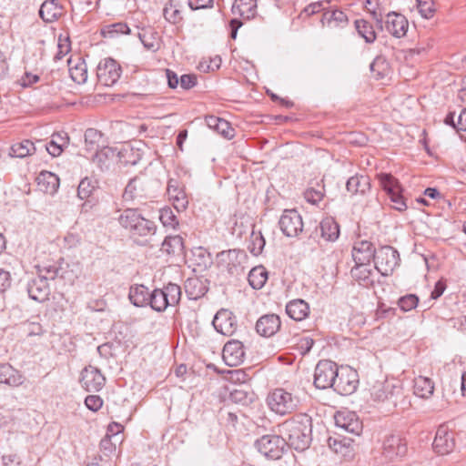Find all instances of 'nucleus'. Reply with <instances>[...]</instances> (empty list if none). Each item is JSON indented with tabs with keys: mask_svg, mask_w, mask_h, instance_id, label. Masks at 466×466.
Returning a JSON list of instances; mask_svg holds the SVG:
<instances>
[{
	"mask_svg": "<svg viewBox=\"0 0 466 466\" xmlns=\"http://www.w3.org/2000/svg\"><path fill=\"white\" fill-rule=\"evenodd\" d=\"M278 432L287 446L298 451L307 450L312 441V420L306 413H299L277 425Z\"/></svg>",
	"mask_w": 466,
	"mask_h": 466,
	"instance_id": "obj_1",
	"label": "nucleus"
},
{
	"mask_svg": "<svg viewBox=\"0 0 466 466\" xmlns=\"http://www.w3.org/2000/svg\"><path fill=\"white\" fill-rule=\"evenodd\" d=\"M120 226L139 244H146L157 232L154 221L144 218L137 208H126L118 217Z\"/></svg>",
	"mask_w": 466,
	"mask_h": 466,
	"instance_id": "obj_2",
	"label": "nucleus"
},
{
	"mask_svg": "<svg viewBox=\"0 0 466 466\" xmlns=\"http://www.w3.org/2000/svg\"><path fill=\"white\" fill-rule=\"evenodd\" d=\"M180 299V286L169 282L162 289H155L152 290L150 307L155 311L163 312L167 307L177 306Z\"/></svg>",
	"mask_w": 466,
	"mask_h": 466,
	"instance_id": "obj_3",
	"label": "nucleus"
},
{
	"mask_svg": "<svg viewBox=\"0 0 466 466\" xmlns=\"http://www.w3.org/2000/svg\"><path fill=\"white\" fill-rule=\"evenodd\" d=\"M267 404L274 413L285 416L298 409L299 400L284 389L278 388L268 393Z\"/></svg>",
	"mask_w": 466,
	"mask_h": 466,
	"instance_id": "obj_4",
	"label": "nucleus"
},
{
	"mask_svg": "<svg viewBox=\"0 0 466 466\" xmlns=\"http://www.w3.org/2000/svg\"><path fill=\"white\" fill-rule=\"evenodd\" d=\"M254 446L264 457L274 461L280 459L288 449L287 442L279 432L261 436Z\"/></svg>",
	"mask_w": 466,
	"mask_h": 466,
	"instance_id": "obj_5",
	"label": "nucleus"
},
{
	"mask_svg": "<svg viewBox=\"0 0 466 466\" xmlns=\"http://www.w3.org/2000/svg\"><path fill=\"white\" fill-rule=\"evenodd\" d=\"M248 259L246 251L242 249L223 250L217 255L218 265L230 275L242 273Z\"/></svg>",
	"mask_w": 466,
	"mask_h": 466,
	"instance_id": "obj_6",
	"label": "nucleus"
},
{
	"mask_svg": "<svg viewBox=\"0 0 466 466\" xmlns=\"http://www.w3.org/2000/svg\"><path fill=\"white\" fill-rule=\"evenodd\" d=\"M377 177L380 187L394 204L393 208L400 212L406 210L408 206L401 194V187L399 180L390 173H380L377 175Z\"/></svg>",
	"mask_w": 466,
	"mask_h": 466,
	"instance_id": "obj_7",
	"label": "nucleus"
},
{
	"mask_svg": "<svg viewBox=\"0 0 466 466\" xmlns=\"http://www.w3.org/2000/svg\"><path fill=\"white\" fill-rule=\"evenodd\" d=\"M338 372L339 368L335 362L329 360H319L314 372L315 387L319 390L333 388Z\"/></svg>",
	"mask_w": 466,
	"mask_h": 466,
	"instance_id": "obj_8",
	"label": "nucleus"
},
{
	"mask_svg": "<svg viewBox=\"0 0 466 466\" xmlns=\"http://www.w3.org/2000/svg\"><path fill=\"white\" fill-rule=\"evenodd\" d=\"M400 254L390 246H383L376 250L374 268L382 275H390L399 265Z\"/></svg>",
	"mask_w": 466,
	"mask_h": 466,
	"instance_id": "obj_9",
	"label": "nucleus"
},
{
	"mask_svg": "<svg viewBox=\"0 0 466 466\" xmlns=\"http://www.w3.org/2000/svg\"><path fill=\"white\" fill-rule=\"evenodd\" d=\"M359 376L355 370L346 367L339 370L333 390L340 395H350L358 388Z\"/></svg>",
	"mask_w": 466,
	"mask_h": 466,
	"instance_id": "obj_10",
	"label": "nucleus"
},
{
	"mask_svg": "<svg viewBox=\"0 0 466 466\" xmlns=\"http://www.w3.org/2000/svg\"><path fill=\"white\" fill-rule=\"evenodd\" d=\"M121 76V66L113 58H106L97 66L96 76L100 84L106 86L115 85Z\"/></svg>",
	"mask_w": 466,
	"mask_h": 466,
	"instance_id": "obj_11",
	"label": "nucleus"
},
{
	"mask_svg": "<svg viewBox=\"0 0 466 466\" xmlns=\"http://www.w3.org/2000/svg\"><path fill=\"white\" fill-rule=\"evenodd\" d=\"M279 225L282 233L289 238L297 237L303 230L302 218L296 209L284 210Z\"/></svg>",
	"mask_w": 466,
	"mask_h": 466,
	"instance_id": "obj_12",
	"label": "nucleus"
},
{
	"mask_svg": "<svg viewBox=\"0 0 466 466\" xmlns=\"http://www.w3.org/2000/svg\"><path fill=\"white\" fill-rule=\"evenodd\" d=\"M81 386L89 392L99 391L106 383V378L99 369L88 365L81 371Z\"/></svg>",
	"mask_w": 466,
	"mask_h": 466,
	"instance_id": "obj_13",
	"label": "nucleus"
},
{
	"mask_svg": "<svg viewBox=\"0 0 466 466\" xmlns=\"http://www.w3.org/2000/svg\"><path fill=\"white\" fill-rule=\"evenodd\" d=\"M407 452V443L400 434H389L382 442V454L386 459L403 457Z\"/></svg>",
	"mask_w": 466,
	"mask_h": 466,
	"instance_id": "obj_14",
	"label": "nucleus"
},
{
	"mask_svg": "<svg viewBox=\"0 0 466 466\" xmlns=\"http://www.w3.org/2000/svg\"><path fill=\"white\" fill-rule=\"evenodd\" d=\"M148 196L149 190L147 182L145 178L139 177L132 178L127 185L123 193V198L126 201L137 200L138 203H142Z\"/></svg>",
	"mask_w": 466,
	"mask_h": 466,
	"instance_id": "obj_15",
	"label": "nucleus"
},
{
	"mask_svg": "<svg viewBox=\"0 0 466 466\" xmlns=\"http://www.w3.org/2000/svg\"><path fill=\"white\" fill-rule=\"evenodd\" d=\"M212 324L215 329L225 336H231L237 329V320L233 313L228 309H220L215 315Z\"/></svg>",
	"mask_w": 466,
	"mask_h": 466,
	"instance_id": "obj_16",
	"label": "nucleus"
},
{
	"mask_svg": "<svg viewBox=\"0 0 466 466\" xmlns=\"http://www.w3.org/2000/svg\"><path fill=\"white\" fill-rule=\"evenodd\" d=\"M335 423L338 428H340L353 435L359 436L362 432V422L354 412H337L335 415Z\"/></svg>",
	"mask_w": 466,
	"mask_h": 466,
	"instance_id": "obj_17",
	"label": "nucleus"
},
{
	"mask_svg": "<svg viewBox=\"0 0 466 466\" xmlns=\"http://www.w3.org/2000/svg\"><path fill=\"white\" fill-rule=\"evenodd\" d=\"M167 192L168 198L173 201L174 208L177 211H184L188 205V199L184 190V186L178 179L169 178Z\"/></svg>",
	"mask_w": 466,
	"mask_h": 466,
	"instance_id": "obj_18",
	"label": "nucleus"
},
{
	"mask_svg": "<svg viewBox=\"0 0 466 466\" xmlns=\"http://www.w3.org/2000/svg\"><path fill=\"white\" fill-rule=\"evenodd\" d=\"M222 358L229 367H235L244 361L245 351L242 342L239 340L228 341L222 351Z\"/></svg>",
	"mask_w": 466,
	"mask_h": 466,
	"instance_id": "obj_19",
	"label": "nucleus"
},
{
	"mask_svg": "<svg viewBox=\"0 0 466 466\" xmlns=\"http://www.w3.org/2000/svg\"><path fill=\"white\" fill-rule=\"evenodd\" d=\"M432 446L434 451L441 455L451 452L455 446L453 433L449 431L447 427L440 426L436 431Z\"/></svg>",
	"mask_w": 466,
	"mask_h": 466,
	"instance_id": "obj_20",
	"label": "nucleus"
},
{
	"mask_svg": "<svg viewBox=\"0 0 466 466\" xmlns=\"http://www.w3.org/2000/svg\"><path fill=\"white\" fill-rule=\"evenodd\" d=\"M385 27L392 36L400 38L406 35L409 22L403 15L390 12L387 15Z\"/></svg>",
	"mask_w": 466,
	"mask_h": 466,
	"instance_id": "obj_21",
	"label": "nucleus"
},
{
	"mask_svg": "<svg viewBox=\"0 0 466 466\" xmlns=\"http://www.w3.org/2000/svg\"><path fill=\"white\" fill-rule=\"evenodd\" d=\"M281 321L276 314H265L256 323V331L262 337H271L280 329Z\"/></svg>",
	"mask_w": 466,
	"mask_h": 466,
	"instance_id": "obj_22",
	"label": "nucleus"
},
{
	"mask_svg": "<svg viewBox=\"0 0 466 466\" xmlns=\"http://www.w3.org/2000/svg\"><path fill=\"white\" fill-rule=\"evenodd\" d=\"M376 256V249L373 244L368 240H358L352 248V258L355 263H370Z\"/></svg>",
	"mask_w": 466,
	"mask_h": 466,
	"instance_id": "obj_23",
	"label": "nucleus"
},
{
	"mask_svg": "<svg viewBox=\"0 0 466 466\" xmlns=\"http://www.w3.org/2000/svg\"><path fill=\"white\" fill-rule=\"evenodd\" d=\"M27 292L31 299L44 302L48 299L50 294L48 282L39 277L33 278L27 283Z\"/></svg>",
	"mask_w": 466,
	"mask_h": 466,
	"instance_id": "obj_24",
	"label": "nucleus"
},
{
	"mask_svg": "<svg viewBox=\"0 0 466 466\" xmlns=\"http://www.w3.org/2000/svg\"><path fill=\"white\" fill-rule=\"evenodd\" d=\"M25 380L24 374L9 363H0V383L9 387H19Z\"/></svg>",
	"mask_w": 466,
	"mask_h": 466,
	"instance_id": "obj_25",
	"label": "nucleus"
},
{
	"mask_svg": "<svg viewBox=\"0 0 466 466\" xmlns=\"http://www.w3.org/2000/svg\"><path fill=\"white\" fill-rule=\"evenodd\" d=\"M208 281L198 277L188 278L184 284L185 292L189 299L197 300L208 290Z\"/></svg>",
	"mask_w": 466,
	"mask_h": 466,
	"instance_id": "obj_26",
	"label": "nucleus"
},
{
	"mask_svg": "<svg viewBox=\"0 0 466 466\" xmlns=\"http://www.w3.org/2000/svg\"><path fill=\"white\" fill-rule=\"evenodd\" d=\"M319 232L324 240L333 242L338 239L339 236V227L333 218L326 217L315 229L316 235H318Z\"/></svg>",
	"mask_w": 466,
	"mask_h": 466,
	"instance_id": "obj_27",
	"label": "nucleus"
},
{
	"mask_svg": "<svg viewBox=\"0 0 466 466\" xmlns=\"http://www.w3.org/2000/svg\"><path fill=\"white\" fill-rule=\"evenodd\" d=\"M286 313L290 319L301 321L309 316V306L304 299H293L286 305Z\"/></svg>",
	"mask_w": 466,
	"mask_h": 466,
	"instance_id": "obj_28",
	"label": "nucleus"
},
{
	"mask_svg": "<svg viewBox=\"0 0 466 466\" xmlns=\"http://www.w3.org/2000/svg\"><path fill=\"white\" fill-rule=\"evenodd\" d=\"M62 15V6L57 0H46L40 6L39 16L46 23H53Z\"/></svg>",
	"mask_w": 466,
	"mask_h": 466,
	"instance_id": "obj_29",
	"label": "nucleus"
},
{
	"mask_svg": "<svg viewBox=\"0 0 466 466\" xmlns=\"http://www.w3.org/2000/svg\"><path fill=\"white\" fill-rule=\"evenodd\" d=\"M346 189L351 195H365L370 189V178L363 175L352 176L347 180Z\"/></svg>",
	"mask_w": 466,
	"mask_h": 466,
	"instance_id": "obj_30",
	"label": "nucleus"
},
{
	"mask_svg": "<svg viewBox=\"0 0 466 466\" xmlns=\"http://www.w3.org/2000/svg\"><path fill=\"white\" fill-rule=\"evenodd\" d=\"M37 185L46 194H55L59 187V177L49 171H42L36 177Z\"/></svg>",
	"mask_w": 466,
	"mask_h": 466,
	"instance_id": "obj_31",
	"label": "nucleus"
},
{
	"mask_svg": "<svg viewBox=\"0 0 466 466\" xmlns=\"http://www.w3.org/2000/svg\"><path fill=\"white\" fill-rule=\"evenodd\" d=\"M321 23L324 26L329 28L343 27L348 23V17L344 12L339 9H329L324 11Z\"/></svg>",
	"mask_w": 466,
	"mask_h": 466,
	"instance_id": "obj_32",
	"label": "nucleus"
},
{
	"mask_svg": "<svg viewBox=\"0 0 466 466\" xmlns=\"http://www.w3.org/2000/svg\"><path fill=\"white\" fill-rule=\"evenodd\" d=\"M151 294L148 288L144 285H137L130 288L129 299L137 307L150 306Z\"/></svg>",
	"mask_w": 466,
	"mask_h": 466,
	"instance_id": "obj_33",
	"label": "nucleus"
},
{
	"mask_svg": "<svg viewBox=\"0 0 466 466\" xmlns=\"http://www.w3.org/2000/svg\"><path fill=\"white\" fill-rule=\"evenodd\" d=\"M257 0H236L232 5V13L245 19L253 18L256 15Z\"/></svg>",
	"mask_w": 466,
	"mask_h": 466,
	"instance_id": "obj_34",
	"label": "nucleus"
},
{
	"mask_svg": "<svg viewBox=\"0 0 466 466\" xmlns=\"http://www.w3.org/2000/svg\"><path fill=\"white\" fill-rule=\"evenodd\" d=\"M414 394L422 399H429L434 391V382L428 377L418 376L414 379Z\"/></svg>",
	"mask_w": 466,
	"mask_h": 466,
	"instance_id": "obj_35",
	"label": "nucleus"
},
{
	"mask_svg": "<svg viewBox=\"0 0 466 466\" xmlns=\"http://www.w3.org/2000/svg\"><path fill=\"white\" fill-rule=\"evenodd\" d=\"M161 250L168 255H182L184 251L183 238L178 235L166 237Z\"/></svg>",
	"mask_w": 466,
	"mask_h": 466,
	"instance_id": "obj_36",
	"label": "nucleus"
},
{
	"mask_svg": "<svg viewBox=\"0 0 466 466\" xmlns=\"http://www.w3.org/2000/svg\"><path fill=\"white\" fill-rule=\"evenodd\" d=\"M36 148L35 144L28 139L13 144L9 149V157L24 158L35 154Z\"/></svg>",
	"mask_w": 466,
	"mask_h": 466,
	"instance_id": "obj_37",
	"label": "nucleus"
},
{
	"mask_svg": "<svg viewBox=\"0 0 466 466\" xmlns=\"http://www.w3.org/2000/svg\"><path fill=\"white\" fill-rule=\"evenodd\" d=\"M68 140L69 137L66 133L54 134L52 139L46 145V149L52 157H58L68 144Z\"/></svg>",
	"mask_w": 466,
	"mask_h": 466,
	"instance_id": "obj_38",
	"label": "nucleus"
},
{
	"mask_svg": "<svg viewBox=\"0 0 466 466\" xmlns=\"http://www.w3.org/2000/svg\"><path fill=\"white\" fill-rule=\"evenodd\" d=\"M354 25L358 35L362 37L367 44H372L377 38L373 25L365 19H357Z\"/></svg>",
	"mask_w": 466,
	"mask_h": 466,
	"instance_id": "obj_39",
	"label": "nucleus"
},
{
	"mask_svg": "<svg viewBox=\"0 0 466 466\" xmlns=\"http://www.w3.org/2000/svg\"><path fill=\"white\" fill-rule=\"evenodd\" d=\"M268 279V271L263 266L253 268L248 276L249 285L254 289H260Z\"/></svg>",
	"mask_w": 466,
	"mask_h": 466,
	"instance_id": "obj_40",
	"label": "nucleus"
},
{
	"mask_svg": "<svg viewBox=\"0 0 466 466\" xmlns=\"http://www.w3.org/2000/svg\"><path fill=\"white\" fill-rule=\"evenodd\" d=\"M137 36L146 49L151 51L158 49L157 33L153 28H142L137 33Z\"/></svg>",
	"mask_w": 466,
	"mask_h": 466,
	"instance_id": "obj_41",
	"label": "nucleus"
},
{
	"mask_svg": "<svg viewBox=\"0 0 466 466\" xmlns=\"http://www.w3.org/2000/svg\"><path fill=\"white\" fill-rule=\"evenodd\" d=\"M350 274L354 279L358 280L359 282H362L364 285H368L369 283L372 282L370 279V276L372 274L370 263H355V266L350 270Z\"/></svg>",
	"mask_w": 466,
	"mask_h": 466,
	"instance_id": "obj_42",
	"label": "nucleus"
},
{
	"mask_svg": "<svg viewBox=\"0 0 466 466\" xmlns=\"http://www.w3.org/2000/svg\"><path fill=\"white\" fill-rule=\"evenodd\" d=\"M102 133L95 128H87L85 132L86 150L95 152L100 147Z\"/></svg>",
	"mask_w": 466,
	"mask_h": 466,
	"instance_id": "obj_43",
	"label": "nucleus"
},
{
	"mask_svg": "<svg viewBox=\"0 0 466 466\" xmlns=\"http://www.w3.org/2000/svg\"><path fill=\"white\" fill-rule=\"evenodd\" d=\"M101 33L105 37L114 38L119 35H129L131 30L127 24L119 22L105 26Z\"/></svg>",
	"mask_w": 466,
	"mask_h": 466,
	"instance_id": "obj_44",
	"label": "nucleus"
},
{
	"mask_svg": "<svg viewBox=\"0 0 466 466\" xmlns=\"http://www.w3.org/2000/svg\"><path fill=\"white\" fill-rule=\"evenodd\" d=\"M96 188V182H94L89 177H86L79 182L77 197L82 200L90 198Z\"/></svg>",
	"mask_w": 466,
	"mask_h": 466,
	"instance_id": "obj_45",
	"label": "nucleus"
},
{
	"mask_svg": "<svg viewBox=\"0 0 466 466\" xmlns=\"http://www.w3.org/2000/svg\"><path fill=\"white\" fill-rule=\"evenodd\" d=\"M163 15L165 19L171 24H177L182 20L181 12L173 1H169L165 5Z\"/></svg>",
	"mask_w": 466,
	"mask_h": 466,
	"instance_id": "obj_46",
	"label": "nucleus"
},
{
	"mask_svg": "<svg viewBox=\"0 0 466 466\" xmlns=\"http://www.w3.org/2000/svg\"><path fill=\"white\" fill-rule=\"evenodd\" d=\"M159 220L164 227L176 228L178 225V220L171 208L166 207L159 211Z\"/></svg>",
	"mask_w": 466,
	"mask_h": 466,
	"instance_id": "obj_47",
	"label": "nucleus"
},
{
	"mask_svg": "<svg viewBox=\"0 0 466 466\" xmlns=\"http://www.w3.org/2000/svg\"><path fill=\"white\" fill-rule=\"evenodd\" d=\"M266 241L262 234L260 232L256 233L252 231L248 249L254 256H258L262 253Z\"/></svg>",
	"mask_w": 466,
	"mask_h": 466,
	"instance_id": "obj_48",
	"label": "nucleus"
},
{
	"mask_svg": "<svg viewBox=\"0 0 466 466\" xmlns=\"http://www.w3.org/2000/svg\"><path fill=\"white\" fill-rule=\"evenodd\" d=\"M417 2V9L420 15L425 18H431L435 12V6L433 0H416Z\"/></svg>",
	"mask_w": 466,
	"mask_h": 466,
	"instance_id": "obj_49",
	"label": "nucleus"
},
{
	"mask_svg": "<svg viewBox=\"0 0 466 466\" xmlns=\"http://www.w3.org/2000/svg\"><path fill=\"white\" fill-rule=\"evenodd\" d=\"M23 332L27 337L42 336L45 332L42 325L36 320H27L22 324Z\"/></svg>",
	"mask_w": 466,
	"mask_h": 466,
	"instance_id": "obj_50",
	"label": "nucleus"
},
{
	"mask_svg": "<svg viewBox=\"0 0 466 466\" xmlns=\"http://www.w3.org/2000/svg\"><path fill=\"white\" fill-rule=\"evenodd\" d=\"M72 80L77 84H84L87 79V71L86 64L76 65L69 69Z\"/></svg>",
	"mask_w": 466,
	"mask_h": 466,
	"instance_id": "obj_51",
	"label": "nucleus"
},
{
	"mask_svg": "<svg viewBox=\"0 0 466 466\" xmlns=\"http://www.w3.org/2000/svg\"><path fill=\"white\" fill-rule=\"evenodd\" d=\"M370 71L376 74L378 79H381L386 76L388 64L381 56H377L370 66Z\"/></svg>",
	"mask_w": 466,
	"mask_h": 466,
	"instance_id": "obj_52",
	"label": "nucleus"
},
{
	"mask_svg": "<svg viewBox=\"0 0 466 466\" xmlns=\"http://www.w3.org/2000/svg\"><path fill=\"white\" fill-rule=\"evenodd\" d=\"M419 298L414 294H409L399 299L398 305L402 311H410L417 307Z\"/></svg>",
	"mask_w": 466,
	"mask_h": 466,
	"instance_id": "obj_53",
	"label": "nucleus"
},
{
	"mask_svg": "<svg viewBox=\"0 0 466 466\" xmlns=\"http://www.w3.org/2000/svg\"><path fill=\"white\" fill-rule=\"evenodd\" d=\"M61 268L56 264L44 266L39 268V275L37 277L45 279L46 281L55 279L58 277Z\"/></svg>",
	"mask_w": 466,
	"mask_h": 466,
	"instance_id": "obj_54",
	"label": "nucleus"
},
{
	"mask_svg": "<svg viewBox=\"0 0 466 466\" xmlns=\"http://www.w3.org/2000/svg\"><path fill=\"white\" fill-rule=\"evenodd\" d=\"M379 5V0H365L364 6L372 17L376 20L378 29L383 30V20L380 15H378L376 9Z\"/></svg>",
	"mask_w": 466,
	"mask_h": 466,
	"instance_id": "obj_55",
	"label": "nucleus"
},
{
	"mask_svg": "<svg viewBox=\"0 0 466 466\" xmlns=\"http://www.w3.org/2000/svg\"><path fill=\"white\" fill-rule=\"evenodd\" d=\"M229 398L233 402L243 405L248 404L251 400L249 394L240 389L232 390L230 391Z\"/></svg>",
	"mask_w": 466,
	"mask_h": 466,
	"instance_id": "obj_56",
	"label": "nucleus"
},
{
	"mask_svg": "<svg viewBox=\"0 0 466 466\" xmlns=\"http://www.w3.org/2000/svg\"><path fill=\"white\" fill-rule=\"evenodd\" d=\"M100 450L104 456L109 457L115 453L116 445L112 441L111 436L106 434L100 441Z\"/></svg>",
	"mask_w": 466,
	"mask_h": 466,
	"instance_id": "obj_57",
	"label": "nucleus"
},
{
	"mask_svg": "<svg viewBox=\"0 0 466 466\" xmlns=\"http://www.w3.org/2000/svg\"><path fill=\"white\" fill-rule=\"evenodd\" d=\"M324 193L322 190L315 189L313 187L308 188L304 192V198L307 202L316 205L323 199Z\"/></svg>",
	"mask_w": 466,
	"mask_h": 466,
	"instance_id": "obj_58",
	"label": "nucleus"
},
{
	"mask_svg": "<svg viewBox=\"0 0 466 466\" xmlns=\"http://www.w3.org/2000/svg\"><path fill=\"white\" fill-rule=\"evenodd\" d=\"M86 408L92 411H97L103 405V400L98 395H88L85 399Z\"/></svg>",
	"mask_w": 466,
	"mask_h": 466,
	"instance_id": "obj_59",
	"label": "nucleus"
},
{
	"mask_svg": "<svg viewBox=\"0 0 466 466\" xmlns=\"http://www.w3.org/2000/svg\"><path fill=\"white\" fill-rule=\"evenodd\" d=\"M215 130L228 139H231L235 135L234 129L231 127L230 124L225 119H222L219 126H218V127Z\"/></svg>",
	"mask_w": 466,
	"mask_h": 466,
	"instance_id": "obj_60",
	"label": "nucleus"
},
{
	"mask_svg": "<svg viewBox=\"0 0 466 466\" xmlns=\"http://www.w3.org/2000/svg\"><path fill=\"white\" fill-rule=\"evenodd\" d=\"M197 85V76L194 74H185L180 76V86L183 89H190Z\"/></svg>",
	"mask_w": 466,
	"mask_h": 466,
	"instance_id": "obj_61",
	"label": "nucleus"
},
{
	"mask_svg": "<svg viewBox=\"0 0 466 466\" xmlns=\"http://www.w3.org/2000/svg\"><path fill=\"white\" fill-rule=\"evenodd\" d=\"M389 388L390 385H385L381 390H379L376 396L380 400L384 401L386 400L391 399L393 396L394 390H397L398 392L401 390L400 387L392 386L390 390H389Z\"/></svg>",
	"mask_w": 466,
	"mask_h": 466,
	"instance_id": "obj_62",
	"label": "nucleus"
},
{
	"mask_svg": "<svg viewBox=\"0 0 466 466\" xmlns=\"http://www.w3.org/2000/svg\"><path fill=\"white\" fill-rule=\"evenodd\" d=\"M109 154H113L112 150L108 147H103L100 150H96L91 156L94 162H97L98 164H103L106 159L108 158Z\"/></svg>",
	"mask_w": 466,
	"mask_h": 466,
	"instance_id": "obj_63",
	"label": "nucleus"
},
{
	"mask_svg": "<svg viewBox=\"0 0 466 466\" xmlns=\"http://www.w3.org/2000/svg\"><path fill=\"white\" fill-rule=\"evenodd\" d=\"M314 345L313 339L309 337L301 338L299 342L298 343V348L300 350L302 355H306L310 351Z\"/></svg>",
	"mask_w": 466,
	"mask_h": 466,
	"instance_id": "obj_64",
	"label": "nucleus"
}]
</instances>
